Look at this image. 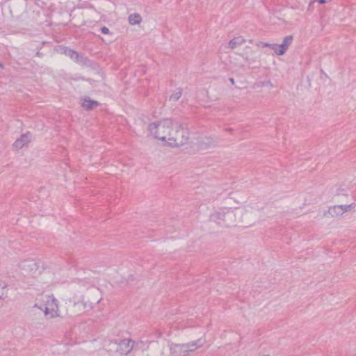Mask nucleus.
Returning <instances> with one entry per match:
<instances>
[{
  "mask_svg": "<svg viewBox=\"0 0 356 356\" xmlns=\"http://www.w3.org/2000/svg\"><path fill=\"white\" fill-rule=\"evenodd\" d=\"M148 136L164 146L176 147L186 144L188 132L177 121L163 118L150 122L147 126Z\"/></svg>",
  "mask_w": 356,
  "mask_h": 356,
  "instance_id": "1",
  "label": "nucleus"
},
{
  "mask_svg": "<svg viewBox=\"0 0 356 356\" xmlns=\"http://www.w3.org/2000/svg\"><path fill=\"white\" fill-rule=\"evenodd\" d=\"M244 211L223 207L215 210L210 215V220L222 228H231L244 224L242 216Z\"/></svg>",
  "mask_w": 356,
  "mask_h": 356,
  "instance_id": "2",
  "label": "nucleus"
},
{
  "mask_svg": "<svg viewBox=\"0 0 356 356\" xmlns=\"http://www.w3.org/2000/svg\"><path fill=\"white\" fill-rule=\"evenodd\" d=\"M33 308L41 311L47 318L60 316L59 301L52 294L42 293L38 296Z\"/></svg>",
  "mask_w": 356,
  "mask_h": 356,
  "instance_id": "3",
  "label": "nucleus"
},
{
  "mask_svg": "<svg viewBox=\"0 0 356 356\" xmlns=\"http://www.w3.org/2000/svg\"><path fill=\"white\" fill-rule=\"evenodd\" d=\"M205 343L206 340L204 337L186 343H171L165 349L166 354L167 356H188L196 350L203 347Z\"/></svg>",
  "mask_w": 356,
  "mask_h": 356,
  "instance_id": "4",
  "label": "nucleus"
},
{
  "mask_svg": "<svg viewBox=\"0 0 356 356\" xmlns=\"http://www.w3.org/2000/svg\"><path fill=\"white\" fill-rule=\"evenodd\" d=\"M133 356H167L163 344L150 343L145 350H136Z\"/></svg>",
  "mask_w": 356,
  "mask_h": 356,
  "instance_id": "5",
  "label": "nucleus"
},
{
  "mask_svg": "<svg viewBox=\"0 0 356 356\" xmlns=\"http://www.w3.org/2000/svg\"><path fill=\"white\" fill-rule=\"evenodd\" d=\"M19 268L23 274L34 276L38 270V264L32 259H25L19 263Z\"/></svg>",
  "mask_w": 356,
  "mask_h": 356,
  "instance_id": "6",
  "label": "nucleus"
},
{
  "mask_svg": "<svg viewBox=\"0 0 356 356\" xmlns=\"http://www.w3.org/2000/svg\"><path fill=\"white\" fill-rule=\"evenodd\" d=\"M92 308V303L84 300L77 302L72 305L70 310V314L79 316L81 314L90 310Z\"/></svg>",
  "mask_w": 356,
  "mask_h": 356,
  "instance_id": "7",
  "label": "nucleus"
},
{
  "mask_svg": "<svg viewBox=\"0 0 356 356\" xmlns=\"http://www.w3.org/2000/svg\"><path fill=\"white\" fill-rule=\"evenodd\" d=\"M134 341L129 339L120 340L117 343L116 351L120 355H128L134 348Z\"/></svg>",
  "mask_w": 356,
  "mask_h": 356,
  "instance_id": "8",
  "label": "nucleus"
},
{
  "mask_svg": "<svg viewBox=\"0 0 356 356\" xmlns=\"http://www.w3.org/2000/svg\"><path fill=\"white\" fill-rule=\"evenodd\" d=\"M353 204L348 205L338 204L330 207L327 209V214L332 217H337L341 216L344 213L351 210L353 207Z\"/></svg>",
  "mask_w": 356,
  "mask_h": 356,
  "instance_id": "9",
  "label": "nucleus"
},
{
  "mask_svg": "<svg viewBox=\"0 0 356 356\" xmlns=\"http://www.w3.org/2000/svg\"><path fill=\"white\" fill-rule=\"evenodd\" d=\"M31 141V135L30 133L22 134L19 138H17L13 146L16 149H20L26 146Z\"/></svg>",
  "mask_w": 356,
  "mask_h": 356,
  "instance_id": "10",
  "label": "nucleus"
},
{
  "mask_svg": "<svg viewBox=\"0 0 356 356\" xmlns=\"http://www.w3.org/2000/svg\"><path fill=\"white\" fill-rule=\"evenodd\" d=\"M99 103L97 101L90 99L88 97L82 99L81 105L86 110H92L99 106Z\"/></svg>",
  "mask_w": 356,
  "mask_h": 356,
  "instance_id": "11",
  "label": "nucleus"
},
{
  "mask_svg": "<svg viewBox=\"0 0 356 356\" xmlns=\"http://www.w3.org/2000/svg\"><path fill=\"white\" fill-rule=\"evenodd\" d=\"M245 42V39L242 36H236L232 38L228 43V47L230 49H235L242 45Z\"/></svg>",
  "mask_w": 356,
  "mask_h": 356,
  "instance_id": "12",
  "label": "nucleus"
},
{
  "mask_svg": "<svg viewBox=\"0 0 356 356\" xmlns=\"http://www.w3.org/2000/svg\"><path fill=\"white\" fill-rule=\"evenodd\" d=\"M293 38L292 35H288L283 38L281 44V48L284 50V53L287 51L290 45L292 44Z\"/></svg>",
  "mask_w": 356,
  "mask_h": 356,
  "instance_id": "13",
  "label": "nucleus"
},
{
  "mask_svg": "<svg viewBox=\"0 0 356 356\" xmlns=\"http://www.w3.org/2000/svg\"><path fill=\"white\" fill-rule=\"evenodd\" d=\"M142 21V17L139 14H132L129 17V22L131 25L139 24Z\"/></svg>",
  "mask_w": 356,
  "mask_h": 356,
  "instance_id": "14",
  "label": "nucleus"
},
{
  "mask_svg": "<svg viewBox=\"0 0 356 356\" xmlns=\"http://www.w3.org/2000/svg\"><path fill=\"white\" fill-rule=\"evenodd\" d=\"M213 143V141L209 138H204L200 143V147L202 149H207L211 146Z\"/></svg>",
  "mask_w": 356,
  "mask_h": 356,
  "instance_id": "15",
  "label": "nucleus"
},
{
  "mask_svg": "<svg viewBox=\"0 0 356 356\" xmlns=\"http://www.w3.org/2000/svg\"><path fill=\"white\" fill-rule=\"evenodd\" d=\"M7 295V284L5 281L0 280V300L3 299Z\"/></svg>",
  "mask_w": 356,
  "mask_h": 356,
  "instance_id": "16",
  "label": "nucleus"
},
{
  "mask_svg": "<svg viewBox=\"0 0 356 356\" xmlns=\"http://www.w3.org/2000/svg\"><path fill=\"white\" fill-rule=\"evenodd\" d=\"M270 49L273 50L274 52L278 56H282L285 54L284 50L281 48L280 44H273V45L270 46Z\"/></svg>",
  "mask_w": 356,
  "mask_h": 356,
  "instance_id": "17",
  "label": "nucleus"
},
{
  "mask_svg": "<svg viewBox=\"0 0 356 356\" xmlns=\"http://www.w3.org/2000/svg\"><path fill=\"white\" fill-rule=\"evenodd\" d=\"M334 195L336 198L341 195L347 196L346 191L341 187L337 188L334 191Z\"/></svg>",
  "mask_w": 356,
  "mask_h": 356,
  "instance_id": "18",
  "label": "nucleus"
},
{
  "mask_svg": "<svg viewBox=\"0 0 356 356\" xmlns=\"http://www.w3.org/2000/svg\"><path fill=\"white\" fill-rule=\"evenodd\" d=\"M67 54L70 56L72 60L76 61L79 60V54L72 50H69Z\"/></svg>",
  "mask_w": 356,
  "mask_h": 356,
  "instance_id": "19",
  "label": "nucleus"
},
{
  "mask_svg": "<svg viewBox=\"0 0 356 356\" xmlns=\"http://www.w3.org/2000/svg\"><path fill=\"white\" fill-rule=\"evenodd\" d=\"M181 92L180 91H178L177 92H175V94H173L170 99H173L175 101H177L179 99V97H181Z\"/></svg>",
  "mask_w": 356,
  "mask_h": 356,
  "instance_id": "20",
  "label": "nucleus"
},
{
  "mask_svg": "<svg viewBox=\"0 0 356 356\" xmlns=\"http://www.w3.org/2000/svg\"><path fill=\"white\" fill-rule=\"evenodd\" d=\"M243 57L248 63L252 64V63H254V59L251 56H249L248 54H245L243 55Z\"/></svg>",
  "mask_w": 356,
  "mask_h": 356,
  "instance_id": "21",
  "label": "nucleus"
},
{
  "mask_svg": "<svg viewBox=\"0 0 356 356\" xmlns=\"http://www.w3.org/2000/svg\"><path fill=\"white\" fill-rule=\"evenodd\" d=\"M101 30L104 34H108L110 33L109 29L106 26L102 27Z\"/></svg>",
  "mask_w": 356,
  "mask_h": 356,
  "instance_id": "22",
  "label": "nucleus"
},
{
  "mask_svg": "<svg viewBox=\"0 0 356 356\" xmlns=\"http://www.w3.org/2000/svg\"><path fill=\"white\" fill-rule=\"evenodd\" d=\"M270 45H273V44H270V43H265V44H264V47H269V48H270Z\"/></svg>",
  "mask_w": 356,
  "mask_h": 356,
  "instance_id": "23",
  "label": "nucleus"
},
{
  "mask_svg": "<svg viewBox=\"0 0 356 356\" xmlns=\"http://www.w3.org/2000/svg\"><path fill=\"white\" fill-rule=\"evenodd\" d=\"M0 67H1V68H3V65H2L1 63H0Z\"/></svg>",
  "mask_w": 356,
  "mask_h": 356,
  "instance_id": "24",
  "label": "nucleus"
}]
</instances>
